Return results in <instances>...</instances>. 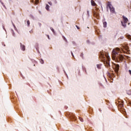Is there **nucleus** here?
I'll use <instances>...</instances> for the list:
<instances>
[{
  "mask_svg": "<svg viewBox=\"0 0 131 131\" xmlns=\"http://www.w3.org/2000/svg\"><path fill=\"white\" fill-rule=\"evenodd\" d=\"M119 52H120L119 48L113 49L112 53V58L115 59L117 62H122L123 61V56L119 54Z\"/></svg>",
  "mask_w": 131,
  "mask_h": 131,
  "instance_id": "f257e3e1",
  "label": "nucleus"
},
{
  "mask_svg": "<svg viewBox=\"0 0 131 131\" xmlns=\"http://www.w3.org/2000/svg\"><path fill=\"white\" fill-rule=\"evenodd\" d=\"M99 57L103 61L104 66L107 68H110V63H109L110 61V57L108 56V54H106L104 52H100Z\"/></svg>",
  "mask_w": 131,
  "mask_h": 131,
  "instance_id": "f03ea898",
  "label": "nucleus"
},
{
  "mask_svg": "<svg viewBox=\"0 0 131 131\" xmlns=\"http://www.w3.org/2000/svg\"><path fill=\"white\" fill-rule=\"evenodd\" d=\"M122 18H123V21H121V24L123 27L125 28L126 27V23L128 22V19H127V18H126L124 16H123Z\"/></svg>",
  "mask_w": 131,
  "mask_h": 131,
  "instance_id": "7ed1b4c3",
  "label": "nucleus"
},
{
  "mask_svg": "<svg viewBox=\"0 0 131 131\" xmlns=\"http://www.w3.org/2000/svg\"><path fill=\"white\" fill-rule=\"evenodd\" d=\"M96 9L95 11H94L93 12V15L94 16V17H96L97 18V19H99V18H100V10H99V8L95 7Z\"/></svg>",
  "mask_w": 131,
  "mask_h": 131,
  "instance_id": "20e7f679",
  "label": "nucleus"
},
{
  "mask_svg": "<svg viewBox=\"0 0 131 131\" xmlns=\"http://www.w3.org/2000/svg\"><path fill=\"white\" fill-rule=\"evenodd\" d=\"M122 51L124 54L126 53H128L129 52V48H128V46H123L122 47Z\"/></svg>",
  "mask_w": 131,
  "mask_h": 131,
  "instance_id": "39448f33",
  "label": "nucleus"
},
{
  "mask_svg": "<svg viewBox=\"0 0 131 131\" xmlns=\"http://www.w3.org/2000/svg\"><path fill=\"white\" fill-rule=\"evenodd\" d=\"M107 8H109L111 13H115V9L114 7H113L112 4H111L110 2L107 3Z\"/></svg>",
  "mask_w": 131,
  "mask_h": 131,
  "instance_id": "423d86ee",
  "label": "nucleus"
},
{
  "mask_svg": "<svg viewBox=\"0 0 131 131\" xmlns=\"http://www.w3.org/2000/svg\"><path fill=\"white\" fill-rule=\"evenodd\" d=\"M69 117L72 120H76V117L74 115V114L71 113L69 115Z\"/></svg>",
  "mask_w": 131,
  "mask_h": 131,
  "instance_id": "0eeeda50",
  "label": "nucleus"
},
{
  "mask_svg": "<svg viewBox=\"0 0 131 131\" xmlns=\"http://www.w3.org/2000/svg\"><path fill=\"white\" fill-rule=\"evenodd\" d=\"M114 67L115 68V71L116 73H118V71H119V64H114Z\"/></svg>",
  "mask_w": 131,
  "mask_h": 131,
  "instance_id": "6e6552de",
  "label": "nucleus"
},
{
  "mask_svg": "<svg viewBox=\"0 0 131 131\" xmlns=\"http://www.w3.org/2000/svg\"><path fill=\"white\" fill-rule=\"evenodd\" d=\"M20 46L22 51H25V46L22 45V43H20Z\"/></svg>",
  "mask_w": 131,
  "mask_h": 131,
  "instance_id": "1a4fd4ad",
  "label": "nucleus"
},
{
  "mask_svg": "<svg viewBox=\"0 0 131 131\" xmlns=\"http://www.w3.org/2000/svg\"><path fill=\"white\" fill-rule=\"evenodd\" d=\"M91 4H92V6H93V7L97 6V4H96V3H95V1L93 0H91Z\"/></svg>",
  "mask_w": 131,
  "mask_h": 131,
  "instance_id": "9d476101",
  "label": "nucleus"
},
{
  "mask_svg": "<svg viewBox=\"0 0 131 131\" xmlns=\"http://www.w3.org/2000/svg\"><path fill=\"white\" fill-rule=\"evenodd\" d=\"M39 0H32V3H34L35 2V4H36V5H37V3H38Z\"/></svg>",
  "mask_w": 131,
  "mask_h": 131,
  "instance_id": "9b49d317",
  "label": "nucleus"
},
{
  "mask_svg": "<svg viewBox=\"0 0 131 131\" xmlns=\"http://www.w3.org/2000/svg\"><path fill=\"white\" fill-rule=\"evenodd\" d=\"M101 67H102L101 64H97V68H98V69H101Z\"/></svg>",
  "mask_w": 131,
  "mask_h": 131,
  "instance_id": "f8f14e48",
  "label": "nucleus"
},
{
  "mask_svg": "<svg viewBox=\"0 0 131 131\" xmlns=\"http://www.w3.org/2000/svg\"><path fill=\"white\" fill-rule=\"evenodd\" d=\"M50 8V6L49 5L47 4L46 6V9L47 11H49Z\"/></svg>",
  "mask_w": 131,
  "mask_h": 131,
  "instance_id": "ddd939ff",
  "label": "nucleus"
},
{
  "mask_svg": "<svg viewBox=\"0 0 131 131\" xmlns=\"http://www.w3.org/2000/svg\"><path fill=\"white\" fill-rule=\"evenodd\" d=\"M126 93L127 94V95H128L129 96H130L131 95V91L130 90H128L126 91Z\"/></svg>",
  "mask_w": 131,
  "mask_h": 131,
  "instance_id": "4468645a",
  "label": "nucleus"
},
{
  "mask_svg": "<svg viewBox=\"0 0 131 131\" xmlns=\"http://www.w3.org/2000/svg\"><path fill=\"white\" fill-rule=\"evenodd\" d=\"M127 38L131 40V36L130 35H127Z\"/></svg>",
  "mask_w": 131,
  "mask_h": 131,
  "instance_id": "2eb2a0df",
  "label": "nucleus"
},
{
  "mask_svg": "<svg viewBox=\"0 0 131 131\" xmlns=\"http://www.w3.org/2000/svg\"><path fill=\"white\" fill-rule=\"evenodd\" d=\"M27 24L28 26H29L30 25V21H29V20H27Z\"/></svg>",
  "mask_w": 131,
  "mask_h": 131,
  "instance_id": "dca6fc26",
  "label": "nucleus"
},
{
  "mask_svg": "<svg viewBox=\"0 0 131 131\" xmlns=\"http://www.w3.org/2000/svg\"><path fill=\"white\" fill-rule=\"evenodd\" d=\"M107 26V23L106 22H104L103 23V27H106Z\"/></svg>",
  "mask_w": 131,
  "mask_h": 131,
  "instance_id": "f3484780",
  "label": "nucleus"
},
{
  "mask_svg": "<svg viewBox=\"0 0 131 131\" xmlns=\"http://www.w3.org/2000/svg\"><path fill=\"white\" fill-rule=\"evenodd\" d=\"M79 120H80L81 121V122H83V119H82V118L79 117Z\"/></svg>",
  "mask_w": 131,
  "mask_h": 131,
  "instance_id": "a211bd4d",
  "label": "nucleus"
},
{
  "mask_svg": "<svg viewBox=\"0 0 131 131\" xmlns=\"http://www.w3.org/2000/svg\"><path fill=\"white\" fill-rule=\"evenodd\" d=\"M51 30L52 31L53 33H55V30L53 28H51Z\"/></svg>",
  "mask_w": 131,
  "mask_h": 131,
  "instance_id": "6ab92c4d",
  "label": "nucleus"
},
{
  "mask_svg": "<svg viewBox=\"0 0 131 131\" xmlns=\"http://www.w3.org/2000/svg\"><path fill=\"white\" fill-rule=\"evenodd\" d=\"M40 62L41 63V64H43V63H44L43 60L41 59V60H40Z\"/></svg>",
  "mask_w": 131,
  "mask_h": 131,
  "instance_id": "aec40b11",
  "label": "nucleus"
},
{
  "mask_svg": "<svg viewBox=\"0 0 131 131\" xmlns=\"http://www.w3.org/2000/svg\"><path fill=\"white\" fill-rule=\"evenodd\" d=\"M87 15L88 17L90 16V11H89V10H87Z\"/></svg>",
  "mask_w": 131,
  "mask_h": 131,
  "instance_id": "412c9836",
  "label": "nucleus"
},
{
  "mask_svg": "<svg viewBox=\"0 0 131 131\" xmlns=\"http://www.w3.org/2000/svg\"><path fill=\"white\" fill-rule=\"evenodd\" d=\"M12 35H13V36H15V33H14V31L13 30H12Z\"/></svg>",
  "mask_w": 131,
  "mask_h": 131,
  "instance_id": "4be33fe9",
  "label": "nucleus"
},
{
  "mask_svg": "<svg viewBox=\"0 0 131 131\" xmlns=\"http://www.w3.org/2000/svg\"><path fill=\"white\" fill-rule=\"evenodd\" d=\"M80 57H81V58H83V53H81L80 55Z\"/></svg>",
  "mask_w": 131,
  "mask_h": 131,
  "instance_id": "5701e85b",
  "label": "nucleus"
},
{
  "mask_svg": "<svg viewBox=\"0 0 131 131\" xmlns=\"http://www.w3.org/2000/svg\"><path fill=\"white\" fill-rule=\"evenodd\" d=\"M12 25H13V27L14 28V29H16V26H15V24H12Z\"/></svg>",
  "mask_w": 131,
  "mask_h": 131,
  "instance_id": "b1692460",
  "label": "nucleus"
},
{
  "mask_svg": "<svg viewBox=\"0 0 131 131\" xmlns=\"http://www.w3.org/2000/svg\"><path fill=\"white\" fill-rule=\"evenodd\" d=\"M128 72L129 73V74L131 75V70H129Z\"/></svg>",
  "mask_w": 131,
  "mask_h": 131,
  "instance_id": "393cba45",
  "label": "nucleus"
},
{
  "mask_svg": "<svg viewBox=\"0 0 131 131\" xmlns=\"http://www.w3.org/2000/svg\"><path fill=\"white\" fill-rule=\"evenodd\" d=\"M48 4H49L50 6H52V2H49Z\"/></svg>",
  "mask_w": 131,
  "mask_h": 131,
  "instance_id": "a878e982",
  "label": "nucleus"
},
{
  "mask_svg": "<svg viewBox=\"0 0 131 131\" xmlns=\"http://www.w3.org/2000/svg\"><path fill=\"white\" fill-rule=\"evenodd\" d=\"M71 54H72V56H73V57H74V55H73V53H72V52H71Z\"/></svg>",
  "mask_w": 131,
  "mask_h": 131,
  "instance_id": "bb28decb",
  "label": "nucleus"
},
{
  "mask_svg": "<svg viewBox=\"0 0 131 131\" xmlns=\"http://www.w3.org/2000/svg\"><path fill=\"white\" fill-rule=\"evenodd\" d=\"M47 36H48V38L49 39H50V36L47 35Z\"/></svg>",
  "mask_w": 131,
  "mask_h": 131,
  "instance_id": "cd10ccee",
  "label": "nucleus"
},
{
  "mask_svg": "<svg viewBox=\"0 0 131 131\" xmlns=\"http://www.w3.org/2000/svg\"><path fill=\"white\" fill-rule=\"evenodd\" d=\"M109 77H111V76L110 75V73L108 74Z\"/></svg>",
  "mask_w": 131,
  "mask_h": 131,
  "instance_id": "c85d7f7f",
  "label": "nucleus"
},
{
  "mask_svg": "<svg viewBox=\"0 0 131 131\" xmlns=\"http://www.w3.org/2000/svg\"><path fill=\"white\" fill-rule=\"evenodd\" d=\"M76 27H77V29H79V28H78V27H77V26H76Z\"/></svg>",
  "mask_w": 131,
  "mask_h": 131,
  "instance_id": "c756f323",
  "label": "nucleus"
},
{
  "mask_svg": "<svg viewBox=\"0 0 131 131\" xmlns=\"http://www.w3.org/2000/svg\"><path fill=\"white\" fill-rule=\"evenodd\" d=\"M85 73H86V70H85Z\"/></svg>",
  "mask_w": 131,
  "mask_h": 131,
  "instance_id": "7c9ffc66",
  "label": "nucleus"
}]
</instances>
